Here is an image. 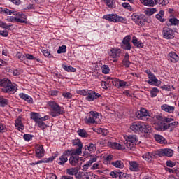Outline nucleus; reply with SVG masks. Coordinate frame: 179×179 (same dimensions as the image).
Wrapping results in <instances>:
<instances>
[{"label":"nucleus","mask_w":179,"mask_h":179,"mask_svg":"<svg viewBox=\"0 0 179 179\" xmlns=\"http://www.w3.org/2000/svg\"><path fill=\"white\" fill-rule=\"evenodd\" d=\"M62 96L67 99H72V94L71 92H63Z\"/></svg>","instance_id":"57"},{"label":"nucleus","mask_w":179,"mask_h":179,"mask_svg":"<svg viewBox=\"0 0 179 179\" xmlns=\"http://www.w3.org/2000/svg\"><path fill=\"white\" fill-rule=\"evenodd\" d=\"M33 138H34V136L31 134H24L23 136V138L24 139V141H27V142L31 141Z\"/></svg>","instance_id":"54"},{"label":"nucleus","mask_w":179,"mask_h":179,"mask_svg":"<svg viewBox=\"0 0 179 179\" xmlns=\"http://www.w3.org/2000/svg\"><path fill=\"white\" fill-rule=\"evenodd\" d=\"M16 57L18 58V59H20V61H24V59H25V55H22V53L17 52L16 54Z\"/></svg>","instance_id":"59"},{"label":"nucleus","mask_w":179,"mask_h":179,"mask_svg":"<svg viewBox=\"0 0 179 179\" xmlns=\"http://www.w3.org/2000/svg\"><path fill=\"white\" fill-rule=\"evenodd\" d=\"M178 126V122L167 123L165 125V131L166 129H171L170 131L171 132V131H173V129H174V128H177Z\"/></svg>","instance_id":"28"},{"label":"nucleus","mask_w":179,"mask_h":179,"mask_svg":"<svg viewBox=\"0 0 179 179\" xmlns=\"http://www.w3.org/2000/svg\"><path fill=\"white\" fill-rule=\"evenodd\" d=\"M136 117L138 120L146 121V120H149V117H150V115H149L148 110L145 108H142L139 111H137Z\"/></svg>","instance_id":"14"},{"label":"nucleus","mask_w":179,"mask_h":179,"mask_svg":"<svg viewBox=\"0 0 179 179\" xmlns=\"http://www.w3.org/2000/svg\"><path fill=\"white\" fill-rule=\"evenodd\" d=\"M77 134H78L79 136H81V138H87V136H89V134L85 129L78 130Z\"/></svg>","instance_id":"40"},{"label":"nucleus","mask_w":179,"mask_h":179,"mask_svg":"<svg viewBox=\"0 0 179 179\" xmlns=\"http://www.w3.org/2000/svg\"><path fill=\"white\" fill-rule=\"evenodd\" d=\"M110 177L112 178H119V179H122V178H127V173L121 172L120 171H113L110 173Z\"/></svg>","instance_id":"17"},{"label":"nucleus","mask_w":179,"mask_h":179,"mask_svg":"<svg viewBox=\"0 0 179 179\" xmlns=\"http://www.w3.org/2000/svg\"><path fill=\"white\" fill-rule=\"evenodd\" d=\"M108 54L111 58H120V57H121V49L118 48H112L109 50Z\"/></svg>","instance_id":"16"},{"label":"nucleus","mask_w":179,"mask_h":179,"mask_svg":"<svg viewBox=\"0 0 179 179\" xmlns=\"http://www.w3.org/2000/svg\"><path fill=\"white\" fill-rule=\"evenodd\" d=\"M131 171H139V164L135 161H131L129 162Z\"/></svg>","instance_id":"27"},{"label":"nucleus","mask_w":179,"mask_h":179,"mask_svg":"<svg viewBox=\"0 0 179 179\" xmlns=\"http://www.w3.org/2000/svg\"><path fill=\"white\" fill-rule=\"evenodd\" d=\"M36 125H37L38 128H40V129H45V128H47V124L41 120L36 122Z\"/></svg>","instance_id":"41"},{"label":"nucleus","mask_w":179,"mask_h":179,"mask_svg":"<svg viewBox=\"0 0 179 179\" xmlns=\"http://www.w3.org/2000/svg\"><path fill=\"white\" fill-rule=\"evenodd\" d=\"M166 165L168 167H174V166H176V162L169 160L166 162Z\"/></svg>","instance_id":"60"},{"label":"nucleus","mask_w":179,"mask_h":179,"mask_svg":"<svg viewBox=\"0 0 179 179\" xmlns=\"http://www.w3.org/2000/svg\"><path fill=\"white\" fill-rule=\"evenodd\" d=\"M73 146H75L76 149L73 151L76 155H82V149L83 148V144L80 139H75L71 141Z\"/></svg>","instance_id":"12"},{"label":"nucleus","mask_w":179,"mask_h":179,"mask_svg":"<svg viewBox=\"0 0 179 179\" xmlns=\"http://www.w3.org/2000/svg\"><path fill=\"white\" fill-rule=\"evenodd\" d=\"M57 156H58V155L56 154L55 156H52L49 158L45 159V163H51V162H53V160L55 159V157H57Z\"/></svg>","instance_id":"58"},{"label":"nucleus","mask_w":179,"mask_h":179,"mask_svg":"<svg viewBox=\"0 0 179 179\" xmlns=\"http://www.w3.org/2000/svg\"><path fill=\"white\" fill-rule=\"evenodd\" d=\"M8 22H12L13 23H15V22H19V20L17 19V17H13L10 16L7 19Z\"/></svg>","instance_id":"56"},{"label":"nucleus","mask_w":179,"mask_h":179,"mask_svg":"<svg viewBox=\"0 0 179 179\" xmlns=\"http://www.w3.org/2000/svg\"><path fill=\"white\" fill-rule=\"evenodd\" d=\"M82 154H76L73 155L72 157H70L69 162L71 166H76L78 164V162H79V156H80Z\"/></svg>","instance_id":"21"},{"label":"nucleus","mask_w":179,"mask_h":179,"mask_svg":"<svg viewBox=\"0 0 179 179\" xmlns=\"http://www.w3.org/2000/svg\"><path fill=\"white\" fill-rule=\"evenodd\" d=\"M103 19L112 22V23H125L127 18L121 17L117 14H108L103 15Z\"/></svg>","instance_id":"7"},{"label":"nucleus","mask_w":179,"mask_h":179,"mask_svg":"<svg viewBox=\"0 0 179 179\" xmlns=\"http://www.w3.org/2000/svg\"><path fill=\"white\" fill-rule=\"evenodd\" d=\"M63 69L66 71V72H76V69L71 66L62 65Z\"/></svg>","instance_id":"42"},{"label":"nucleus","mask_w":179,"mask_h":179,"mask_svg":"<svg viewBox=\"0 0 179 179\" xmlns=\"http://www.w3.org/2000/svg\"><path fill=\"white\" fill-rule=\"evenodd\" d=\"M149 80L147 81L148 85H152V86H156L157 85V82H159V80L156 78V76L155 74L150 75L148 77Z\"/></svg>","instance_id":"26"},{"label":"nucleus","mask_w":179,"mask_h":179,"mask_svg":"<svg viewBox=\"0 0 179 179\" xmlns=\"http://www.w3.org/2000/svg\"><path fill=\"white\" fill-rule=\"evenodd\" d=\"M90 166H92V164L87 161L86 164L83 166V169L86 171L87 169H89V167H90Z\"/></svg>","instance_id":"62"},{"label":"nucleus","mask_w":179,"mask_h":179,"mask_svg":"<svg viewBox=\"0 0 179 179\" xmlns=\"http://www.w3.org/2000/svg\"><path fill=\"white\" fill-rule=\"evenodd\" d=\"M91 164H93V163L97 162V156L93 155L91 157V159L89 160Z\"/></svg>","instance_id":"63"},{"label":"nucleus","mask_w":179,"mask_h":179,"mask_svg":"<svg viewBox=\"0 0 179 179\" xmlns=\"http://www.w3.org/2000/svg\"><path fill=\"white\" fill-rule=\"evenodd\" d=\"M143 17H145V15L138 14V13H134L131 16V20L138 26L143 24Z\"/></svg>","instance_id":"13"},{"label":"nucleus","mask_w":179,"mask_h":179,"mask_svg":"<svg viewBox=\"0 0 179 179\" xmlns=\"http://www.w3.org/2000/svg\"><path fill=\"white\" fill-rule=\"evenodd\" d=\"M77 93L81 96H87L85 98L87 101H94L96 99L101 97L100 94L96 93V92L92 90H79L77 91Z\"/></svg>","instance_id":"4"},{"label":"nucleus","mask_w":179,"mask_h":179,"mask_svg":"<svg viewBox=\"0 0 179 179\" xmlns=\"http://www.w3.org/2000/svg\"><path fill=\"white\" fill-rule=\"evenodd\" d=\"M66 157H68V156L72 157L73 155H77L76 152L73 150H65L63 154Z\"/></svg>","instance_id":"39"},{"label":"nucleus","mask_w":179,"mask_h":179,"mask_svg":"<svg viewBox=\"0 0 179 179\" xmlns=\"http://www.w3.org/2000/svg\"><path fill=\"white\" fill-rule=\"evenodd\" d=\"M15 127L16 129H17L20 131L24 130V125L23 124V122H22V116H18L15 122Z\"/></svg>","instance_id":"20"},{"label":"nucleus","mask_w":179,"mask_h":179,"mask_svg":"<svg viewBox=\"0 0 179 179\" xmlns=\"http://www.w3.org/2000/svg\"><path fill=\"white\" fill-rule=\"evenodd\" d=\"M159 89L157 87H153L152 90L150 91V96L151 97H156L157 94H159Z\"/></svg>","instance_id":"44"},{"label":"nucleus","mask_w":179,"mask_h":179,"mask_svg":"<svg viewBox=\"0 0 179 179\" xmlns=\"http://www.w3.org/2000/svg\"><path fill=\"white\" fill-rule=\"evenodd\" d=\"M163 116L158 115L153 117L151 122L157 131H166V124L163 123Z\"/></svg>","instance_id":"6"},{"label":"nucleus","mask_w":179,"mask_h":179,"mask_svg":"<svg viewBox=\"0 0 179 179\" xmlns=\"http://www.w3.org/2000/svg\"><path fill=\"white\" fill-rule=\"evenodd\" d=\"M19 97H20L22 100H24V101L29 103V104H33V98H31L30 96L24 93H20L19 94Z\"/></svg>","instance_id":"25"},{"label":"nucleus","mask_w":179,"mask_h":179,"mask_svg":"<svg viewBox=\"0 0 179 179\" xmlns=\"http://www.w3.org/2000/svg\"><path fill=\"white\" fill-rule=\"evenodd\" d=\"M169 22L171 23V26H177V24H179V20L176 17L169 19Z\"/></svg>","instance_id":"48"},{"label":"nucleus","mask_w":179,"mask_h":179,"mask_svg":"<svg viewBox=\"0 0 179 179\" xmlns=\"http://www.w3.org/2000/svg\"><path fill=\"white\" fill-rule=\"evenodd\" d=\"M0 27H1L2 29H6V30H10V27H13V24L8 25L6 22L0 21Z\"/></svg>","instance_id":"43"},{"label":"nucleus","mask_w":179,"mask_h":179,"mask_svg":"<svg viewBox=\"0 0 179 179\" xmlns=\"http://www.w3.org/2000/svg\"><path fill=\"white\" fill-rule=\"evenodd\" d=\"M169 0H155V5H159L160 6H166V5H169Z\"/></svg>","instance_id":"35"},{"label":"nucleus","mask_w":179,"mask_h":179,"mask_svg":"<svg viewBox=\"0 0 179 179\" xmlns=\"http://www.w3.org/2000/svg\"><path fill=\"white\" fill-rule=\"evenodd\" d=\"M25 58H27V59H29L30 61H33L36 59V57H34L33 55H30V54H25Z\"/></svg>","instance_id":"61"},{"label":"nucleus","mask_w":179,"mask_h":179,"mask_svg":"<svg viewBox=\"0 0 179 179\" xmlns=\"http://www.w3.org/2000/svg\"><path fill=\"white\" fill-rule=\"evenodd\" d=\"M161 87L163 90H166V92H171V90H174V86L173 85H164Z\"/></svg>","instance_id":"53"},{"label":"nucleus","mask_w":179,"mask_h":179,"mask_svg":"<svg viewBox=\"0 0 179 179\" xmlns=\"http://www.w3.org/2000/svg\"><path fill=\"white\" fill-rule=\"evenodd\" d=\"M111 164L116 169H124V162L121 160L113 161L111 162Z\"/></svg>","instance_id":"29"},{"label":"nucleus","mask_w":179,"mask_h":179,"mask_svg":"<svg viewBox=\"0 0 179 179\" xmlns=\"http://www.w3.org/2000/svg\"><path fill=\"white\" fill-rule=\"evenodd\" d=\"M161 110L165 111V113L173 114V113H174V110H176V108L174 106H171L167 104H163L161 106Z\"/></svg>","instance_id":"23"},{"label":"nucleus","mask_w":179,"mask_h":179,"mask_svg":"<svg viewBox=\"0 0 179 179\" xmlns=\"http://www.w3.org/2000/svg\"><path fill=\"white\" fill-rule=\"evenodd\" d=\"M9 35V32L8 31H0V36H2V37H8Z\"/></svg>","instance_id":"64"},{"label":"nucleus","mask_w":179,"mask_h":179,"mask_svg":"<svg viewBox=\"0 0 179 179\" xmlns=\"http://www.w3.org/2000/svg\"><path fill=\"white\" fill-rule=\"evenodd\" d=\"M157 155L160 157H163V156L172 157L173 155H174V151L170 148L160 149L157 151Z\"/></svg>","instance_id":"15"},{"label":"nucleus","mask_w":179,"mask_h":179,"mask_svg":"<svg viewBox=\"0 0 179 179\" xmlns=\"http://www.w3.org/2000/svg\"><path fill=\"white\" fill-rule=\"evenodd\" d=\"M143 159L147 161L152 160V159H153V154L147 152L143 155Z\"/></svg>","instance_id":"47"},{"label":"nucleus","mask_w":179,"mask_h":179,"mask_svg":"<svg viewBox=\"0 0 179 179\" xmlns=\"http://www.w3.org/2000/svg\"><path fill=\"white\" fill-rule=\"evenodd\" d=\"M99 113L92 110L89 113L88 117H87L84 120V121L85 124H87L88 125L97 124V122H96V120H97V117H99Z\"/></svg>","instance_id":"8"},{"label":"nucleus","mask_w":179,"mask_h":179,"mask_svg":"<svg viewBox=\"0 0 179 179\" xmlns=\"http://www.w3.org/2000/svg\"><path fill=\"white\" fill-rule=\"evenodd\" d=\"M132 38V36L131 35L126 36L122 41L121 45V48L122 50H126L127 51H131L132 48V45H131V40Z\"/></svg>","instance_id":"10"},{"label":"nucleus","mask_w":179,"mask_h":179,"mask_svg":"<svg viewBox=\"0 0 179 179\" xmlns=\"http://www.w3.org/2000/svg\"><path fill=\"white\" fill-rule=\"evenodd\" d=\"M3 15H13V16H15V15H17V13H16V11L15 10H9L6 8H4V14Z\"/></svg>","instance_id":"51"},{"label":"nucleus","mask_w":179,"mask_h":179,"mask_svg":"<svg viewBox=\"0 0 179 179\" xmlns=\"http://www.w3.org/2000/svg\"><path fill=\"white\" fill-rule=\"evenodd\" d=\"M66 173L69 176H75L78 173V169L76 168H69L66 170Z\"/></svg>","instance_id":"37"},{"label":"nucleus","mask_w":179,"mask_h":179,"mask_svg":"<svg viewBox=\"0 0 179 179\" xmlns=\"http://www.w3.org/2000/svg\"><path fill=\"white\" fill-rule=\"evenodd\" d=\"M0 87H2L3 93L8 94H15L17 91V85L12 83V81L6 78L0 79Z\"/></svg>","instance_id":"1"},{"label":"nucleus","mask_w":179,"mask_h":179,"mask_svg":"<svg viewBox=\"0 0 179 179\" xmlns=\"http://www.w3.org/2000/svg\"><path fill=\"white\" fill-rule=\"evenodd\" d=\"M124 139L126 141L124 145H126L128 149H132L134 148V143L138 141L135 135L124 136Z\"/></svg>","instance_id":"11"},{"label":"nucleus","mask_w":179,"mask_h":179,"mask_svg":"<svg viewBox=\"0 0 179 179\" xmlns=\"http://www.w3.org/2000/svg\"><path fill=\"white\" fill-rule=\"evenodd\" d=\"M131 43L134 45V47H136L137 48H143L145 45L143 43H142L141 41H138V38L136 36L132 37Z\"/></svg>","instance_id":"24"},{"label":"nucleus","mask_w":179,"mask_h":179,"mask_svg":"<svg viewBox=\"0 0 179 179\" xmlns=\"http://www.w3.org/2000/svg\"><path fill=\"white\" fill-rule=\"evenodd\" d=\"M36 157H38V159H41L42 157H44V147H43L42 145H36Z\"/></svg>","instance_id":"18"},{"label":"nucleus","mask_w":179,"mask_h":179,"mask_svg":"<svg viewBox=\"0 0 179 179\" xmlns=\"http://www.w3.org/2000/svg\"><path fill=\"white\" fill-rule=\"evenodd\" d=\"M130 129L133 132H144V134H149L152 132V128L149 124L143 122H134L130 126Z\"/></svg>","instance_id":"2"},{"label":"nucleus","mask_w":179,"mask_h":179,"mask_svg":"<svg viewBox=\"0 0 179 179\" xmlns=\"http://www.w3.org/2000/svg\"><path fill=\"white\" fill-rule=\"evenodd\" d=\"M84 176H85V172H77L75 174V177L76 179H83L84 178Z\"/></svg>","instance_id":"55"},{"label":"nucleus","mask_w":179,"mask_h":179,"mask_svg":"<svg viewBox=\"0 0 179 179\" xmlns=\"http://www.w3.org/2000/svg\"><path fill=\"white\" fill-rule=\"evenodd\" d=\"M48 107L51 110L50 115L51 117H58L59 115H64L65 114V109L64 107L59 106L55 101H50L48 102Z\"/></svg>","instance_id":"3"},{"label":"nucleus","mask_w":179,"mask_h":179,"mask_svg":"<svg viewBox=\"0 0 179 179\" xmlns=\"http://www.w3.org/2000/svg\"><path fill=\"white\" fill-rule=\"evenodd\" d=\"M83 179H94V175L91 172H84Z\"/></svg>","instance_id":"49"},{"label":"nucleus","mask_w":179,"mask_h":179,"mask_svg":"<svg viewBox=\"0 0 179 179\" xmlns=\"http://www.w3.org/2000/svg\"><path fill=\"white\" fill-rule=\"evenodd\" d=\"M104 3L108 6V8H110V9H114L115 8V4L113 1V0H103Z\"/></svg>","instance_id":"34"},{"label":"nucleus","mask_w":179,"mask_h":179,"mask_svg":"<svg viewBox=\"0 0 179 179\" xmlns=\"http://www.w3.org/2000/svg\"><path fill=\"white\" fill-rule=\"evenodd\" d=\"M8 99H5L3 96L0 95V107H5L8 106Z\"/></svg>","instance_id":"36"},{"label":"nucleus","mask_w":179,"mask_h":179,"mask_svg":"<svg viewBox=\"0 0 179 179\" xmlns=\"http://www.w3.org/2000/svg\"><path fill=\"white\" fill-rule=\"evenodd\" d=\"M122 6L124 9H127V10H129V12H132V10H134V8H132V6H131V4H129V3H122Z\"/></svg>","instance_id":"46"},{"label":"nucleus","mask_w":179,"mask_h":179,"mask_svg":"<svg viewBox=\"0 0 179 179\" xmlns=\"http://www.w3.org/2000/svg\"><path fill=\"white\" fill-rule=\"evenodd\" d=\"M31 118L36 123L40 121V117H38V113H34V112L31 113Z\"/></svg>","instance_id":"45"},{"label":"nucleus","mask_w":179,"mask_h":179,"mask_svg":"<svg viewBox=\"0 0 179 179\" xmlns=\"http://www.w3.org/2000/svg\"><path fill=\"white\" fill-rule=\"evenodd\" d=\"M101 69H102V73H104L105 75L110 73V67H108V65H103L101 67Z\"/></svg>","instance_id":"52"},{"label":"nucleus","mask_w":179,"mask_h":179,"mask_svg":"<svg viewBox=\"0 0 179 179\" xmlns=\"http://www.w3.org/2000/svg\"><path fill=\"white\" fill-rule=\"evenodd\" d=\"M68 162V157H65V155H63V154L59 157V161H58V164L59 166H64L65 163Z\"/></svg>","instance_id":"33"},{"label":"nucleus","mask_w":179,"mask_h":179,"mask_svg":"<svg viewBox=\"0 0 179 179\" xmlns=\"http://www.w3.org/2000/svg\"><path fill=\"white\" fill-rule=\"evenodd\" d=\"M168 59L169 61H171V62H173L174 64H176V62H178L179 61V56L176 52H171L168 55Z\"/></svg>","instance_id":"22"},{"label":"nucleus","mask_w":179,"mask_h":179,"mask_svg":"<svg viewBox=\"0 0 179 179\" xmlns=\"http://www.w3.org/2000/svg\"><path fill=\"white\" fill-rule=\"evenodd\" d=\"M154 138L156 142H158V143L163 144L166 143V139H164V137H163L162 135L155 134Z\"/></svg>","instance_id":"32"},{"label":"nucleus","mask_w":179,"mask_h":179,"mask_svg":"<svg viewBox=\"0 0 179 179\" xmlns=\"http://www.w3.org/2000/svg\"><path fill=\"white\" fill-rule=\"evenodd\" d=\"M162 34L165 40H173L176 37V34L171 28L165 27L162 29Z\"/></svg>","instance_id":"9"},{"label":"nucleus","mask_w":179,"mask_h":179,"mask_svg":"<svg viewBox=\"0 0 179 179\" xmlns=\"http://www.w3.org/2000/svg\"><path fill=\"white\" fill-rule=\"evenodd\" d=\"M140 2H141L142 5H144V6L153 7L155 5V0H140Z\"/></svg>","instance_id":"31"},{"label":"nucleus","mask_w":179,"mask_h":179,"mask_svg":"<svg viewBox=\"0 0 179 179\" xmlns=\"http://www.w3.org/2000/svg\"><path fill=\"white\" fill-rule=\"evenodd\" d=\"M113 84L115 85V86H119V87H124V86H127V82L120 79H116L113 81Z\"/></svg>","instance_id":"30"},{"label":"nucleus","mask_w":179,"mask_h":179,"mask_svg":"<svg viewBox=\"0 0 179 179\" xmlns=\"http://www.w3.org/2000/svg\"><path fill=\"white\" fill-rule=\"evenodd\" d=\"M16 13L17 15H14V16H16L17 19L19 20L17 21V23H25V24H27V16L26 15V14L20 13L17 11H16Z\"/></svg>","instance_id":"19"},{"label":"nucleus","mask_w":179,"mask_h":179,"mask_svg":"<svg viewBox=\"0 0 179 179\" xmlns=\"http://www.w3.org/2000/svg\"><path fill=\"white\" fill-rule=\"evenodd\" d=\"M65 52H66V45H62V46L59 47L57 54H64Z\"/></svg>","instance_id":"50"},{"label":"nucleus","mask_w":179,"mask_h":179,"mask_svg":"<svg viewBox=\"0 0 179 179\" xmlns=\"http://www.w3.org/2000/svg\"><path fill=\"white\" fill-rule=\"evenodd\" d=\"M98 144L100 146H108L109 148H112V149H117V150H125V145L118 143L111 142L108 139H101L98 142Z\"/></svg>","instance_id":"5"},{"label":"nucleus","mask_w":179,"mask_h":179,"mask_svg":"<svg viewBox=\"0 0 179 179\" xmlns=\"http://www.w3.org/2000/svg\"><path fill=\"white\" fill-rule=\"evenodd\" d=\"M85 149H87L90 153H93V152H96V145L90 143L85 146Z\"/></svg>","instance_id":"38"}]
</instances>
